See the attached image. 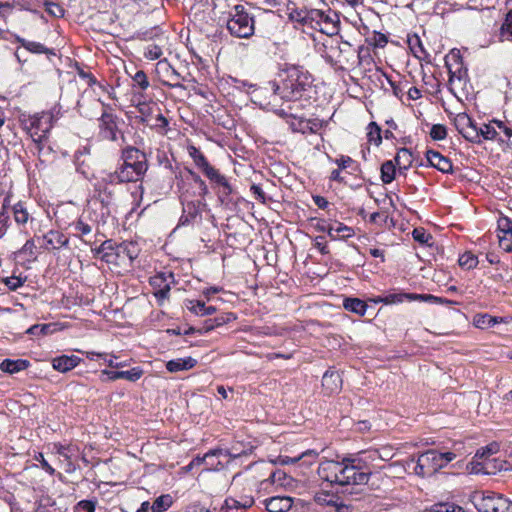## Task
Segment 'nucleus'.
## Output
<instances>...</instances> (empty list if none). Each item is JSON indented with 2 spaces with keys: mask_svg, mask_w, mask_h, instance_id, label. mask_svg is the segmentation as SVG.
Returning <instances> with one entry per match:
<instances>
[{
  "mask_svg": "<svg viewBox=\"0 0 512 512\" xmlns=\"http://www.w3.org/2000/svg\"><path fill=\"white\" fill-rule=\"evenodd\" d=\"M54 116L51 112L36 113L24 121L33 141L42 142L53 127Z\"/></svg>",
  "mask_w": 512,
  "mask_h": 512,
  "instance_id": "423d86ee",
  "label": "nucleus"
},
{
  "mask_svg": "<svg viewBox=\"0 0 512 512\" xmlns=\"http://www.w3.org/2000/svg\"><path fill=\"white\" fill-rule=\"evenodd\" d=\"M408 301H421V302L435 304L436 302L441 301V297L434 296L432 294L410 293V296H408Z\"/></svg>",
  "mask_w": 512,
  "mask_h": 512,
  "instance_id": "8fccbe9b",
  "label": "nucleus"
},
{
  "mask_svg": "<svg viewBox=\"0 0 512 512\" xmlns=\"http://www.w3.org/2000/svg\"><path fill=\"white\" fill-rule=\"evenodd\" d=\"M268 512H288L293 506V498L289 496H273L264 501Z\"/></svg>",
  "mask_w": 512,
  "mask_h": 512,
  "instance_id": "dca6fc26",
  "label": "nucleus"
},
{
  "mask_svg": "<svg viewBox=\"0 0 512 512\" xmlns=\"http://www.w3.org/2000/svg\"><path fill=\"white\" fill-rule=\"evenodd\" d=\"M455 458L456 454L453 452H439L435 449H430L421 453L417 459L411 458L407 465L408 467L411 464L413 465V471L417 476L429 477L446 467Z\"/></svg>",
  "mask_w": 512,
  "mask_h": 512,
  "instance_id": "7ed1b4c3",
  "label": "nucleus"
},
{
  "mask_svg": "<svg viewBox=\"0 0 512 512\" xmlns=\"http://www.w3.org/2000/svg\"><path fill=\"white\" fill-rule=\"evenodd\" d=\"M341 378L338 372L326 371L322 377V386L328 390L329 393H334L339 390Z\"/></svg>",
  "mask_w": 512,
  "mask_h": 512,
  "instance_id": "bb28decb",
  "label": "nucleus"
},
{
  "mask_svg": "<svg viewBox=\"0 0 512 512\" xmlns=\"http://www.w3.org/2000/svg\"><path fill=\"white\" fill-rule=\"evenodd\" d=\"M458 263L462 268L470 270L478 265V258L471 252H465L459 257Z\"/></svg>",
  "mask_w": 512,
  "mask_h": 512,
  "instance_id": "49530a36",
  "label": "nucleus"
},
{
  "mask_svg": "<svg viewBox=\"0 0 512 512\" xmlns=\"http://www.w3.org/2000/svg\"><path fill=\"white\" fill-rule=\"evenodd\" d=\"M429 512H465L464 509L453 502H438L430 506Z\"/></svg>",
  "mask_w": 512,
  "mask_h": 512,
  "instance_id": "ea45409f",
  "label": "nucleus"
},
{
  "mask_svg": "<svg viewBox=\"0 0 512 512\" xmlns=\"http://www.w3.org/2000/svg\"><path fill=\"white\" fill-rule=\"evenodd\" d=\"M55 324H35L26 330V334L31 336L48 335L55 331Z\"/></svg>",
  "mask_w": 512,
  "mask_h": 512,
  "instance_id": "37998d69",
  "label": "nucleus"
},
{
  "mask_svg": "<svg viewBox=\"0 0 512 512\" xmlns=\"http://www.w3.org/2000/svg\"><path fill=\"white\" fill-rule=\"evenodd\" d=\"M314 246L320 251L321 254L325 255L329 253V249L327 243L324 240L323 236H318L315 239Z\"/></svg>",
  "mask_w": 512,
  "mask_h": 512,
  "instance_id": "774afa93",
  "label": "nucleus"
},
{
  "mask_svg": "<svg viewBox=\"0 0 512 512\" xmlns=\"http://www.w3.org/2000/svg\"><path fill=\"white\" fill-rule=\"evenodd\" d=\"M394 161L398 166L399 171H406L411 167L413 163V154L409 149L401 148L397 152Z\"/></svg>",
  "mask_w": 512,
  "mask_h": 512,
  "instance_id": "c756f323",
  "label": "nucleus"
},
{
  "mask_svg": "<svg viewBox=\"0 0 512 512\" xmlns=\"http://www.w3.org/2000/svg\"><path fill=\"white\" fill-rule=\"evenodd\" d=\"M103 111L98 118V136L102 140L117 142L124 138L120 126L123 120L113 113L110 105L101 102Z\"/></svg>",
  "mask_w": 512,
  "mask_h": 512,
  "instance_id": "39448f33",
  "label": "nucleus"
},
{
  "mask_svg": "<svg viewBox=\"0 0 512 512\" xmlns=\"http://www.w3.org/2000/svg\"><path fill=\"white\" fill-rule=\"evenodd\" d=\"M395 165L396 163L394 164L391 160L385 161L381 165V180L383 183L389 184L395 179Z\"/></svg>",
  "mask_w": 512,
  "mask_h": 512,
  "instance_id": "58836bf2",
  "label": "nucleus"
},
{
  "mask_svg": "<svg viewBox=\"0 0 512 512\" xmlns=\"http://www.w3.org/2000/svg\"><path fill=\"white\" fill-rule=\"evenodd\" d=\"M228 451L223 449H214L208 451L203 457L197 456L191 462L190 466H200L205 464L207 470H217L222 466L221 462H210V459L215 456H227Z\"/></svg>",
  "mask_w": 512,
  "mask_h": 512,
  "instance_id": "f3484780",
  "label": "nucleus"
},
{
  "mask_svg": "<svg viewBox=\"0 0 512 512\" xmlns=\"http://www.w3.org/2000/svg\"><path fill=\"white\" fill-rule=\"evenodd\" d=\"M457 131L471 142H479L478 128H471V118L466 113H459L454 118Z\"/></svg>",
  "mask_w": 512,
  "mask_h": 512,
  "instance_id": "f8f14e48",
  "label": "nucleus"
},
{
  "mask_svg": "<svg viewBox=\"0 0 512 512\" xmlns=\"http://www.w3.org/2000/svg\"><path fill=\"white\" fill-rule=\"evenodd\" d=\"M498 450V444L491 443L485 447L478 449L472 460L484 461L485 458L490 459L492 458L493 455H495L498 452Z\"/></svg>",
  "mask_w": 512,
  "mask_h": 512,
  "instance_id": "79ce46f5",
  "label": "nucleus"
},
{
  "mask_svg": "<svg viewBox=\"0 0 512 512\" xmlns=\"http://www.w3.org/2000/svg\"><path fill=\"white\" fill-rule=\"evenodd\" d=\"M505 464L504 461L492 457L490 459L485 458L484 461L472 460L469 463V468L471 473L474 474H496L498 471L506 469Z\"/></svg>",
  "mask_w": 512,
  "mask_h": 512,
  "instance_id": "9d476101",
  "label": "nucleus"
},
{
  "mask_svg": "<svg viewBox=\"0 0 512 512\" xmlns=\"http://www.w3.org/2000/svg\"><path fill=\"white\" fill-rule=\"evenodd\" d=\"M430 136L433 140H443L447 136V130L444 125L434 124L430 130Z\"/></svg>",
  "mask_w": 512,
  "mask_h": 512,
  "instance_id": "5fc2aeb1",
  "label": "nucleus"
},
{
  "mask_svg": "<svg viewBox=\"0 0 512 512\" xmlns=\"http://www.w3.org/2000/svg\"><path fill=\"white\" fill-rule=\"evenodd\" d=\"M139 254V249L137 244L133 242H122L118 244L116 256L117 260L119 258L127 257L131 262L137 258Z\"/></svg>",
  "mask_w": 512,
  "mask_h": 512,
  "instance_id": "cd10ccee",
  "label": "nucleus"
},
{
  "mask_svg": "<svg viewBox=\"0 0 512 512\" xmlns=\"http://www.w3.org/2000/svg\"><path fill=\"white\" fill-rule=\"evenodd\" d=\"M129 166L133 169L134 172L142 177L148 169L147 158L131 162Z\"/></svg>",
  "mask_w": 512,
  "mask_h": 512,
  "instance_id": "4d7b16f0",
  "label": "nucleus"
},
{
  "mask_svg": "<svg viewBox=\"0 0 512 512\" xmlns=\"http://www.w3.org/2000/svg\"><path fill=\"white\" fill-rule=\"evenodd\" d=\"M81 359L76 355H61L53 358L52 366L55 370L65 373L79 365Z\"/></svg>",
  "mask_w": 512,
  "mask_h": 512,
  "instance_id": "a211bd4d",
  "label": "nucleus"
},
{
  "mask_svg": "<svg viewBox=\"0 0 512 512\" xmlns=\"http://www.w3.org/2000/svg\"><path fill=\"white\" fill-rule=\"evenodd\" d=\"M494 123L497 124L499 130L506 137L505 141L507 142L508 147L512 148V129L506 127L501 121H494Z\"/></svg>",
  "mask_w": 512,
  "mask_h": 512,
  "instance_id": "680f3d73",
  "label": "nucleus"
},
{
  "mask_svg": "<svg viewBox=\"0 0 512 512\" xmlns=\"http://www.w3.org/2000/svg\"><path fill=\"white\" fill-rule=\"evenodd\" d=\"M234 319H236V317L233 313H225L215 317L214 319L205 320L202 327L199 328L198 334L207 333L216 327H220Z\"/></svg>",
  "mask_w": 512,
  "mask_h": 512,
  "instance_id": "4be33fe9",
  "label": "nucleus"
},
{
  "mask_svg": "<svg viewBox=\"0 0 512 512\" xmlns=\"http://www.w3.org/2000/svg\"><path fill=\"white\" fill-rule=\"evenodd\" d=\"M16 257L24 261L31 262L36 260V245L33 239L25 242L21 249L15 253Z\"/></svg>",
  "mask_w": 512,
  "mask_h": 512,
  "instance_id": "2f4dec72",
  "label": "nucleus"
},
{
  "mask_svg": "<svg viewBox=\"0 0 512 512\" xmlns=\"http://www.w3.org/2000/svg\"><path fill=\"white\" fill-rule=\"evenodd\" d=\"M187 308L194 314L199 316L212 315L216 312L214 306H206L204 302L199 300H190Z\"/></svg>",
  "mask_w": 512,
  "mask_h": 512,
  "instance_id": "473e14b6",
  "label": "nucleus"
},
{
  "mask_svg": "<svg viewBox=\"0 0 512 512\" xmlns=\"http://www.w3.org/2000/svg\"><path fill=\"white\" fill-rule=\"evenodd\" d=\"M445 65L449 72L451 85H465L468 70L464 66L460 50L452 49L445 57Z\"/></svg>",
  "mask_w": 512,
  "mask_h": 512,
  "instance_id": "6e6552de",
  "label": "nucleus"
},
{
  "mask_svg": "<svg viewBox=\"0 0 512 512\" xmlns=\"http://www.w3.org/2000/svg\"><path fill=\"white\" fill-rule=\"evenodd\" d=\"M25 280L26 278H21L20 276L13 275L5 278L4 283L11 291H15L24 284Z\"/></svg>",
  "mask_w": 512,
  "mask_h": 512,
  "instance_id": "6e6d98bb",
  "label": "nucleus"
},
{
  "mask_svg": "<svg viewBox=\"0 0 512 512\" xmlns=\"http://www.w3.org/2000/svg\"><path fill=\"white\" fill-rule=\"evenodd\" d=\"M410 293H390L384 297H377L373 299L374 303H384L386 305L401 303L404 300H408Z\"/></svg>",
  "mask_w": 512,
  "mask_h": 512,
  "instance_id": "f704fd0d",
  "label": "nucleus"
},
{
  "mask_svg": "<svg viewBox=\"0 0 512 512\" xmlns=\"http://www.w3.org/2000/svg\"><path fill=\"white\" fill-rule=\"evenodd\" d=\"M278 77L280 83L269 81L263 87H255L251 92V97L261 107L283 115V110L276 109L279 101L300 100L311 87L312 79L307 69L294 64H284Z\"/></svg>",
  "mask_w": 512,
  "mask_h": 512,
  "instance_id": "f257e3e1",
  "label": "nucleus"
},
{
  "mask_svg": "<svg viewBox=\"0 0 512 512\" xmlns=\"http://www.w3.org/2000/svg\"><path fill=\"white\" fill-rule=\"evenodd\" d=\"M133 87L138 88L140 91H145L149 86V80L144 71L138 70L132 77Z\"/></svg>",
  "mask_w": 512,
  "mask_h": 512,
  "instance_id": "de8ad7c7",
  "label": "nucleus"
},
{
  "mask_svg": "<svg viewBox=\"0 0 512 512\" xmlns=\"http://www.w3.org/2000/svg\"><path fill=\"white\" fill-rule=\"evenodd\" d=\"M498 228L504 233V236L512 234V222L506 217L498 220Z\"/></svg>",
  "mask_w": 512,
  "mask_h": 512,
  "instance_id": "052dcab7",
  "label": "nucleus"
},
{
  "mask_svg": "<svg viewBox=\"0 0 512 512\" xmlns=\"http://www.w3.org/2000/svg\"><path fill=\"white\" fill-rule=\"evenodd\" d=\"M478 132L479 138L482 136L487 140L495 139L500 133L490 124H484L481 128H478Z\"/></svg>",
  "mask_w": 512,
  "mask_h": 512,
  "instance_id": "3c124183",
  "label": "nucleus"
},
{
  "mask_svg": "<svg viewBox=\"0 0 512 512\" xmlns=\"http://www.w3.org/2000/svg\"><path fill=\"white\" fill-rule=\"evenodd\" d=\"M197 364V360L192 357L178 358L166 363V369L171 372H179L192 369Z\"/></svg>",
  "mask_w": 512,
  "mask_h": 512,
  "instance_id": "5701e85b",
  "label": "nucleus"
},
{
  "mask_svg": "<svg viewBox=\"0 0 512 512\" xmlns=\"http://www.w3.org/2000/svg\"><path fill=\"white\" fill-rule=\"evenodd\" d=\"M122 158L124 164L130 165L131 162L146 158V154L135 147L129 146L123 150Z\"/></svg>",
  "mask_w": 512,
  "mask_h": 512,
  "instance_id": "e433bc0d",
  "label": "nucleus"
},
{
  "mask_svg": "<svg viewBox=\"0 0 512 512\" xmlns=\"http://www.w3.org/2000/svg\"><path fill=\"white\" fill-rule=\"evenodd\" d=\"M95 508L96 503L91 500H81L75 507L77 512H95Z\"/></svg>",
  "mask_w": 512,
  "mask_h": 512,
  "instance_id": "13d9d810",
  "label": "nucleus"
},
{
  "mask_svg": "<svg viewBox=\"0 0 512 512\" xmlns=\"http://www.w3.org/2000/svg\"><path fill=\"white\" fill-rule=\"evenodd\" d=\"M335 228V232L341 239H347L354 235L353 229L349 226L344 225L343 223H338L337 227Z\"/></svg>",
  "mask_w": 512,
  "mask_h": 512,
  "instance_id": "bf43d9fd",
  "label": "nucleus"
},
{
  "mask_svg": "<svg viewBox=\"0 0 512 512\" xmlns=\"http://www.w3.org/2000/svg\"><path fill=\"white\" fill-rule=\"evenodd\" d=\"M408 46L413 55L419 59H423L428 55L422 45L420 38L417 35L408 37Z\"/></svg>",
  "mask_w": 512,
  "mask_h": 512,
  "instance_id": "c9c22d12",
  "label": "nucleus"
},
{
  "mask_svg": "<svg viewBox=\"0 0 512 512\" xmlns=\"http://www.w3.org/2000/svg\"><path fill=\"white\" fill-rule=\"evenodd\" d=\"M29 366V361L24 359H5L0 364V369L3 372H7L10 374L20 372L22 370H25Z\"/></svg>",
  "mask_w": 512,
  "mask_h": 512,
  "instance_id": "a878e982",
  "label": "nucleus"
},
{
  "mask_svg": "<svg viewBox=\"0 0 512 512\" xmlns=\"http://www.w3.org/2000/svg\"><path fill=\"white\" fill-rule=\"evenodd\" d=\"M162 48L156 44H149L145 48L144 56L149 60H157L162 56Z\"/></svg>",
  "mask_w": 512,
  "mask_h": 512,
  "instance_id": "603ef678",
  "label": "nucleus"
},
{
  "mask_svg": "<svg viewBox=\"0 0 512 512\" xmlns=\"http://www.w3.org/2000/svg\"><path fill=\"white\" fill-rule=\"evenodd\" d=\"M17 42L20 44V47L26 51L35 54H47L55 56V52L53 49H49L45 47L42 43L36 41L26 40L24 38H17Z\"/></svg>",
  "mask_w": 512,
  "mask_h": 512,
  "instance_id": "b1692460",
  "label": "nucleus"
},
{
  "mask_svg": "<svg viewBox=\"0 0 512 512\" xmlns=\"http://www.w3.org/2000/svg\"><path fill=\"white\" fill-rule=\"evenodd\" d=\"M320 13L322 14L323 17L319 19H313V24L314 26H316L315 29H318L319 31L325 33H335L337 31L336 22L323 11L320 10Z\"/></svg>",
  "mask_w": 512,
  "mask_h": 512,
  "instance_id": "393cba45",
  "label": "nucleus"
},
{
  "mask_svg": "<svg viewBox=\"0 0 512 512\" xmlns=\"http://www.w3.org/2000/svg\"><path fill=\"white\" fill-rule=\"evenodd\" d=\"M474 8H485L488 9L490 7H494L497 0H469Z\"/></svg>",
  "mask_w": 512,
  "mask_h": 512,
  "instance_id": "0e129e2a",
  "label": "nucleus"
},
{
  "mask_svg": "<svg viewBox=\"0 0 512 512\" xmlns=\"http://www.w3.org/2000/svg\"><path fill=\"white\" fill-rule=\"evenodd\" d=\"M426 159L429 166L439 170L442 173H452L453 165L449 158L434 150L426 151Z\"/></svg>",
  "mask_w": 512,
  "mask_h": 512,
  "instance_id": "4468645a",
  "label": "nucleus"
},
{
  "mask_svg": "<svg viewBox=\"0 0 512 512\" xmlns=\"http://www.w3.org/2000/svg\"><path fill=\"white\" fill-rule=\"evenodd\" d=\"M252 194L254 195L255 199L260 201L261 203H265L266 196L264 191L259 185L253 184L250 188Z\"/></svg>",
  "mask_w": 512,
  "mask_h": 512,
  "instance_id": "338daca9",
  "label": "nucleus"
},
{
  "mask_svg": "<svg viewBox=\"0 0 512 512\" xmlns=\"http://www.w3.org/2000/svg\"><path fill=\"white\" fill-rule=\"evenodd\" d=\"M95 225V221L91 219L88 212V214L83 213L78 220L70 224V227L74 231V236L83 238L92 232Z\"/></svg>",
  "mask_w": 512,
  "mask_h": 512,
  "instance_id": "2eb2a0df",
  "label": "nucleus"
},
{
  "mask_svg": "<svg viewBox=\"0 0 512 512\" xmlns=\"http://www.w3.org/2000/svg\"><path fill=\"white\" fill-rule=\"evenodd\" d=\"M367 139L375 146L382 143L381 128L375 122H370L367 126Z\"/></svg>",
  "mask_w": 512,
  "mask_h": 512,
  "instance_id": "a19ab883",
  "label": "nucleus"
},
{
  "mask_svg": "<svg viewBox=\"0 0 512 512\" xmlns=\"http://www.w3.org/2000/svg\"><path fill=\"white\" fill-rule=\"evenodd\" d=\"M413 239L421 244H428L432 240L431 234L423 228H415L412 232Z\"/></svg>",
  "mask_w": 512,
  "mask_h": 512,
  "instance_id": "864d4df0",
  "label": "nucleus"
},
{
  "mask_svg": "<svg viewBox=\"0 0 512 512\" xmlns=\"http://www.w3.org/2000/svg\"><path fill=\"white\" fill-rule=\"evenodd\" d=\"M289 18L292 21L301 23L303 25H310L312 28H316L313 24V19H319L322 16L320 10L318 9H298V8H289Z\"/></svg>",
  "mask_w": 512,
  "mask_h": 512,
  "instance_id": "ddd939ff",
  "label": "nucleus"
},
{
  "mask_svg": "<svg viewBox=\"0 0 512 512\" xmlns=\"http://www.w3.org/2000/svg\"><path fill=\"white\" fill-rule=\"evenodd\" d=\"M153 288V295L156 297L159 305H162L169 298L171 286L175 283L172 272H160L152 276L149 280Z\"/></svg>",
  "mask_w": 512,
  "mask_h": 512,
  "instance_id": "1a4fd4ad",
  "label": "nucleus"
},
{
  "mask_svg": "<svg viewBox=\"0 0 512 512\" xmlns=\"http://www.w3.org/2000/svg\"><path fill=\"white\" fill-rule=\"evenodd\" d=\"M317 472L323 481L339 486L366 485L371 477V472L364 461L352 455H337L336 459H323Z\"/></svg>",
  "mask_w": 512,
  "mask_h": 512,
  "instance_id": "f03ea898",
  "label": "nucleus"
},
{
  "mask_svg": "<svg viewBox=\"0 0 512 512\" xmlns=\"http://www.w3.org/2000/svg\"><path fill=\"white\" fill-rule=\"evenodd\" d=\"M474 505L479 512H512V502L493 493L475 496Z\"/></svg>",
  "mask_w": 512,
  "mask_h": 512,
  "instance_id": "0eeeda50",
  "label": "nucleus"
},
{
  "mask_svg": "<svg viewBox=\"0 0 512 512\" xmlns=\"http://www.w3.org/2000/svg\"><path fill=\"white\" fill-rule=\"evenodd\" d=\"M500 41H512V10L506 15L505 21L499 30Z\"/></svg>",
  "mask_w": 512,
  "mask_h": 512,
  "instance_id": "4c0bfd02",
  "label": "nucleus"
},
{
  "mask_svg": "<svg viewBox=\"0 0 512 512\" xmlns=\"http://www.w3.org/2000/svg\"><path fill=\"white\" fill-rule=\"evenodd\" d=\"M14 219L17 224H26L29 219V213L21 202L15 204L12 208Z\"/></svg>",
  "mask_w": 512,
  "mask_h": 512,
  "instance_id": "a18cd8bd",
  "label": "nucleus"
},
{
  "mask_svg": "<svg viewBox=\"0 0 512 512\" xmlns=\"http://www.w3.org/2000/svg\"><path fill=\"white\" fill-rule=\"evenodd\" d=\"M141 176H139L133 169L127 164L122 163L113 173H109L104 181L110 184H119L126 182H135L138 181Z\"/></svg>",
  "mask_w": 512,
  "mask_h": 512,
  "instance_id": "9b49d317",
  "label": "nucleus"
},
{
  "mask_svg": "<svg viewBox=\"0 0 512 512\" xmlns=\"http://www.w3.org/2000/svg\"><path fill=\"white\" fill-rule=\"evenodd\" d=\"M169 125V122L166 117H164L161 113H158L155 117V123L151 124L152 127L159 128L161 130H166Z\"/></svg>",
  "mask_w": 512,
  "mask_h": 512,
  "instance_id": "69168bd1",
  "label": "nucleus"
},
{
  "mask_svg": "<svg viewBox=\"0 0 512 512\" xmlns=\"http://www.w3.org/2000/svg\"><path fill=\"white\" fill-rule=\"evenodd\" d=\"M45 249H59L68 244V238L61 232L50 230L43 236Z\"/></svg>",
  "mask_w": 512,
  "mask_h": 512,
  "instance_id": "412c9836",
  "label": "nucleus"
},
{
  "mask_svg": "<svg viewBox=\"0 0 512 512\" xmlns=\"http://www.w3.org/2000/svg\"><path fill=\"white\" fill-rule=\"evenodd\" d=\"M226 28L231 36L240 39H248L254 35L255 20L245 6L235 5L228 12Z\"/></svg>",
  "mask_w": 512,
  "mask_h": 512,
  "instance_id": "20e7f679",
  "label": "nucleus"
},
{
  "mask_svg": "<svg viewBox=\"0 0 512 512\" xmlns=\"http://www.w3.org/2000/svg\"><path fill=\"white\" fill-rule=\"evenodd\" d=\"M173 504V498L170 494H163L155 499L151 505L152 512H164Z\"/></svg>",
  "mask_w": 512,
  "mask_h": 512,
  "instance_id": "72a5a7b5",
  "label": "nucleus"
},
{
  "mask_svg": "<svg viewBox=\"0 0 512 512\" xmlns=\"http://www.w3.org/2000/svg\"><path fill=\"white\" fill-rule=\"evenodd\" d=\"M103 374L107 375L109 380L126 379L135 382L141 378L143 370L140 367H133L127 371L104 370Z\"/></svg>",
  "mask_w": 512,
  "mask_h": 512,
  "instance_id": "6ab92c4d",
  "label": "nucleus"
},
{
  "mask_svg": "<svg viewBox=\"0 0 512 512\" xmlns=\"http://www.w3.org/2000/svg\"><path fill=\"white\" fill-rule=\"evenodd\" d=\"M218 197L222 203H229L233 193V187L225 178L218 186Z\"/></svg>",
  "mask_w": 512,
  "mask_h": 512,
  "instance_id": "c03bdc74",
  "label": "nucleus"
},
{
  "mask_svg": "<svg viewBox=\"0 0 512 512\" xmlns=\"http://www.w3.org/2000/svg\"><path fill=\"white\" fill-rule=\"evenodd\" d=\"M117 248L118 244L113 240H105L98 248L95 249V253L101 255V259L106 263H116Z\"/></svg>",
  "mask_w": 512,
  "mask_h": 512,
  "instance_id": "aec40b11",
  "label": "nucleus"
},
{
  "mask_svg": "<svg viewBox=\"0 0 512 512\" xmlns=\"http://www.w3.org/2000/svg\"><path fill=\"white\" fill-rule=\"evenodd\" d=\"M46 11L54 17H63L64 9L56 3H48Z\"/></svg>",
  "mask_w": 512,
  "mask_h": 512,
  "instance_id": "e2e57ef3",
  "label": "nucleus"
},
{
  "mask_svg": "<svg viewBox=\"0 0 512 512\" xmlns=\"http://www.w3.org/2000/svg\"><path fill=\"white\" fill-rule=\"evenodd\" d=\"M343 307L350 312L359 316H363L367 310V304L359 298H345L343 300Z\"/></svg>",
  "mask_w": 512,
  "mask_h": 512,
  "instance_id": "7c9ffc66",
  "label": "nucleus"
},
{
  "mask_svg": "<svg viewBox=\"0 0 512 512\" xmlns=\"http://www.w3.org/2000/svg\"><path fill=\"white\" fill-rule=\"evenodd\" d=\"M502 322H505L504 318L491 316L489 314H477L474 317V325L480 329L491 328Z\"/></svg>",
  "mask_w": 512,
  "mask_h": 512,
  "instance_id": "c85d7f7f",
  "label": "nucleus"
},
{
  "mask_svg": "<svg viewBox=\"0 0 512 512\" xmlns=\"http://www.w3.org/2000/svg\"><path fill=\"white\" fill-rule=\"evenodd\" d=\"M203 173L216 186H218L226 178L211 165Z\"/></svg>",
  "mask_w": 512,
  "mask_h": 512,
  "instance_id": "09e8293b",
  "label": "nucleus"
}]
</instances>
